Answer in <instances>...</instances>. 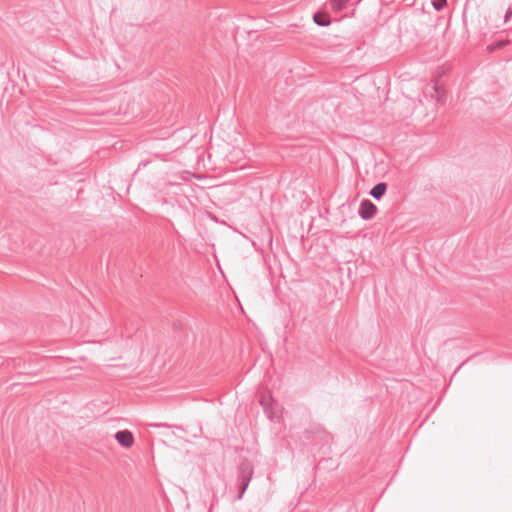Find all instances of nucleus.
Instances as JSON below:
<instances>
[{"label":"nucleus","mask_w":512,"mask_h":512,"mask_svg":"<svg viewBox=\"0 0 512 512\" xmlns=\"http://www.w3.org/2000/svg\"><path fill=\"white\" fill-rule=\"evenodd\" d=\"M254 473V468L252 464L244 460L240 463L238 467V476H237V482L239 486V493L237 495L236 500L242 499L245 491L247 490L249 483L252 479Z\"/></svg>","instance_id":"obj_1"},{"label":"nucleus","mask_w":512,"mask_h":512,"mask_svg":"<svg viewBox=\"0 0 512 512\" xmlns=\"http://www.w3.org/2000/svg\"><path fill=\"white\" fill-rule=\"evenodd\" d=\"M269 400H271L270 397H267L266 395H262L260 399V404L263 407L265 413L267 414L268 418L274 422V423H280L282 421V416L279 413V411L275 410L273 405L269 403Z\"/></svg>","instance_id":"obj_2"},{"label":"nucleus","mask_w":512,"mask_h":512,"mask_svg":"<svg viewBox=\"0 0 512 512\" xmlns=\"http://www.w3.org/2000/svg\"><path fill=\"white\" fill-rule=\"evenodd\" d=\"M377 207L370 200L365 199L360 203L358 215L363 220H370L374 217Z\"/></svg>","instance_id":"obj_3"},{"label":"nucleus","mask_w":512,"mask_h":512,"mask_svg":"<svg viewBox=\"0 0 512 512\" xmlns=\"http://www.w3.org/2000/svg\"><path fill=\"white\" fill-rule=\"evenodd\" d=\"M115 439L121 446L125 448L131 447L134 443V436L129 430L117 431L115 433Z\"/></svg>","instance_id":"obj_4"},{"label":"nucleus","mask_w":512,"mask_h":512,"mask_svg":"<svg viewBox=\"0 0 512 512\" xmlns=\"http://www.w3.org/2000/svg\"><path fill=\"white\" fill-rule=\"evenodd\" d=\"M387 190V184L385 182L377 183L371 190H370V196L373 197L375 200H380L385 192Z\"/></svg>","instance_id":"obj_5"},{"label":"nucleus","mask_w":512,"mask_h":512,"mask_svg":"<svg viewBox=\"0 0 512 512\" xmlns=\"http://www.w3.org/2000/svg\"><path fill=\"white\" fill-rule=\"evenodd\" d=\"M313 20L317 25L322 27H326L330 24V17L327 14L315 13Z\"/></svg>","instance_id":"obj_6"},{"label":"nucleus","mask_w":512,"mask_h":512,"mask_svg":"<svg viewBox=\"0 0 512 512\" xmlns=\"http://www.w3.org/2000/svg\"><path fill=\"white\" fill-rule=\"evenodd\" d=\"M350 0H332L331 1V6L334 10L336 11H340L342 10L345 5L347 4V2H349Z\"/></svg>","instance_id":"obj_7"},{"label":"nucleus","mask_w":512,"mask_h":512,"mask_svg":"<svg viewBox=\"0 0 512 512\" xmlns=\"http://www.w3.org/2000/svg\"><path fill=\"white\" fill-rule=\"evenodd\" d=\"M431 3L435 10L441 11L447 5V0H432Z\"/></svg>","instance_id":"obj_8"},{"label":"nucleus","mask_w":512,"mask_h":512,"mask_svg":"<svg viewBox=\"0 0 512 512\" xmlns=\"http://www.w3.org/2000/svg\"><path fill=\"white\" fill-rule=\"evenodd\" d=\"M384 163L385 162H369L374 175H377L378 172H381L383 170L382 166Z\"/></svg>","instance_id":"obj_9"},{"label":"nucleus","mask_w":512,"mask_h":512,"mask_svg":"<svg viewBox=\"0 0 512 512\" xmlns=\"http://www.w3.org/2000/svg\"><path fill=\"white\" fill-rule=\"evenodd\" d=\"M180 177L183 181H190L192 178H198L195 174H193L189 171H183L180 174Z\"/></svg>","instance_id":"obj_10"},{"label":"nucleus","mask_w":512,"mask_h":512,"mask_svg":"<svg viewBox=\"0 0 512 512\" xmlns=\"http://www.w3.org/2000/svg\"><path fill=\"white\" fill-rule=\"evenodd\" d=\"M512 17V8H509L506 12L504 21L507 22Z\"/></svg>","instance_id":"obj_11"},{"label":"nucleus","mask_w":512,"mask_h":512,"mask_svg":"<svg viewBox=\"0 0 512 512\" xmlns=\"http://www.w3.org/2000/svg\"><path fill=\"white\" fill-rule=\"evenodd\" d=\"M434 89H435L436 92L439 91V87L437 85L434 86Z\"/></svg>","instance_id":"obj_12"},{"label":"nucleus","mask_w":512,"mask_h":512,"mask_svg":"<svg viewBox=\"0 0 512 512\" xmlns=\"http://www.w3.org/2000/svg\"><path fill=\"white\" fill-rule=\"evenodd\" d=\"M155 427H160V426H164L163 424H155L154 425Z\"/></svg>","instance_id":"obj_13"},{"label":"nucleus","mask_w":512,"mask_h":512,"mask_svg":"<svg viewBox=\"0 0 512 512\" xmlns=\"http://www.w3.org/2000/svg\"><path fill=\"white\" fill-rule=\"evenodd\" d=\"M211 158H212V154H211V153H209V154H208V159L210 160Z\"/></svg>","instance_id":"obj_14"}]
</instances>
